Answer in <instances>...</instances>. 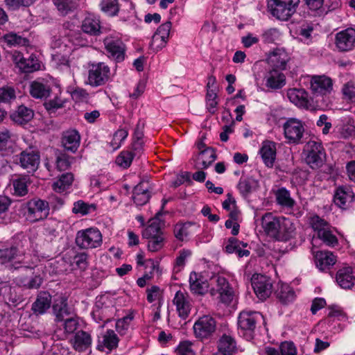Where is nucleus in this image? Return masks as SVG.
Instances as JSON below:
<instances>
[{"mask_svg": "<svg viewBox=\"0 0 355 355\" xmlns=\"http://www.w3.org/2000/svg\"><path fill=\"white\" fill-rule=\"evenodd\" d=\"M96 209V206L94 204H87L83 201L79 200L74 203L73 207V212L75 214H80L82 215H87Z\"/></svg>", "mask_w": 355, "mask_h": 355, "instance_id": "obj_57", "label": "nucleus"}, {"mask_svg": "<svg viewBox=\"0 0 355 355\" xmlns=\"http://www.w3.org/2000/svg\"><path fill=\"white\" fill-rule=\"evenodd\" d=\"M266 86L271 89H279L286 85V76L279 70L271 69L263 78Z\"/></svg>", "mask_w": 355, "mask_h": 355, "instance_id": "obj_28", "label": "nucleus"}, {"mask_svg": "<svg viewBox=\"0 0 355 355\" xmlns=\"http://www.w3.org/2000/svg\"><path fill=\"white\" fill-rule=\"evenodd\" d=\"M199 230V226L196 223L188 222L178 223L174 227V235L177 239L181 241H187L189 237Z\"/></svg>", "mask_w": 355, "mask_h": 355, "instance_id": "obj_29", "label": "nucleus"}, {"mask_svg": "<svg viewBox=\"0 0 355 355\" xmlns=\"http://www.w3.org/2000/svg\"><path fill=\"white\" fill-rule=\"evenodd\" d=\"M332 81L325 76H313L311 80V89L314 94L324 95L329 92Z\"/></svg>", "mask_w": 355, "mask_h": 355, "instance_id": "obj_30", "label": "nucleus"}, {"mask_svg": "<svg viewBox=\"0 0 355 355\" xmlns=\"http://www.w3.org/2000/svg\"><path fill=\"white\" fill-rule=\"evenodd\" d=\"M295 228L292 221L285 217L280 218V223L278 227V236L277 240H288L292 236Z\"/></svg>", "mask_w": 355, "mask_h": 355, "instance_id": "obj_40", "label": "nucleus"}, {"mask_svg": "<svg viewBox=\"0 0 355 355\" xmlns=\"http://www.w3.org/2000/svg\"><path fill=\"white\" fill-rule=\"evenodd\" d=\"M218 349L223 355H232L236 350L234 338L229 335H223L218 340Z\"/></svg>", "mask_w": 355, "mask_h": 355, "instance_id": "obj_38", "label": "nucleus"}, {"mask_svg": "<svg viewBox=\"0 0 355 355\" xmlns=\"http://www.w3.org/2000/svg\"><path fill=\"white\" fill-rule=\"evenodd\" d=\"M283 128L284 137L289 144L301 143L305 131L304 124L302 121L289 118L284 123Z\"/></svg>", "mask_w": 355, "mask_h": 355, "instance_id": "obj_12", "label": "nucleus"}, {"mask_svg": "<svg viewBox=\"0 0 355 355\" xmlns=\"http://www.w3.org/2000/svg\"><path fill=\"white\" fill-rule=\"evenodd\" d=\"M30 184L28 176H22L12 180L14 193L18 196H24L28 193V185Z\"/></svg>", "mask_w": 355, "mask_h": 355, "instance_id": "obj_47", "label": "nucleus"}, {"mask_svg": "<svg viewBox=\"0 0 355 355\" xmlns=\"http://www.w3.org/2000/svg\"><path fill=\"white\" fill-rule=\"evenodd\" d=\"M135 155V153L130 151H122L116 158V164L123 168H128Z\"/></svg>", "mask_w": 355, "mask_h": 355, "instance_id": "obj_55", "label": "nucleus"}, {"mask_svg": "<svg viewBox=\"0 0 355 355\" xmlns=\"http://www.w3.org/2000/svg\"><path fill=\"white\" fill-rule=\"evenodd\" d=\"M300 2V0H270L268 8L277 19L287 21L295 13Z\"/></svg>", "mask_w": 355, "mask_h": 355, "instance_id": "obj_5", "label": "nucleus"}, {"mask_svg": "<svg viewBox=\"0 0 355 355\" xmlns=\"http://www.w3.org/2000/svg\"><path fill=\"white\" fill-rule=\"evenodd\" d=\"M238 333L247 340L254 338L257 324L265 323L263 315L259 311L245 309L238 316Z\"/></svg>", "mask_w": 355, "mask_h": 355, "instance_id": "obj_1", "label": "nucleus"}, {"mask_svg": "<svg viewBox=\"0 0 355 355\" xmlns=\"http://www.w3.org/2000/svg\"><path fill=\"white\" fill-rule=\"evenodd\" d=\"M257 182L251 178H242L240 180L238 189L243 196H247L256 187Z\"/></svg>", "mask_w": 355, "mask_h": 355, "instance_id": "obj_54", "label": "nucleus"}, {"mask_svg": "<svg viewBox=\"0 0 355 355\" xmlns=\"http://www.w3.org/2000/svg\"><path fill=\"white\" fill-rule=\"evenodd\" d=\"M100 7L103 12L111 17L116 15L119 11L118 0H101Z\"/></svg>", "mask_w": 355, "mask_h": 355, "instance_id": "obj_52", "label": "nucleus"}, {"mask_svg": "<svg viewBox=\"0 0 355 355\" xmlns=\"http://www.w3.org/2000/svg\"><path fill=\"white\" fill-rule=\"evenodd\" d=\"M308 223L317 237L325 245L331 246L333 244L331 226L328 222L318 215H313L309 218Z\"/></svg>", "mask_w": 355, "mask_h": 355, "instance_id": "obj_9", "label": "nucleus"}, {"mask_svg": "<svg viewBox=\"0 0 355 355\" xmlns=\"http://www.w3.org/2000/svg\"><path fill=\"white\" fill-rule=\"evenodd\" d=\"M275 294L279 300L283 304H288L294 301L295 293L293 289L286 284H281Z\"/></svg>", "mask_w": 355, "mask_h": 355, "instance_id": "obj_42", "label": "nucleus"}, {"mask_svg": "<svg viewBox=\"0 0 355 355\" xmlns=\"http://www.w3.org/2000/svg\"><path fill=\"white\" fill-rule=\"evenodd\" d=\"M27 259L28 256L21 253L15 247L0 250V264L5 265L10 270L31 268L33 263Z\"/></svg>", "mask_w": 355, "mask_h": 355, "instance_id": "obj_3", "label": "nucleus"}, {"mask_svg": "<svg viewBox=\"0 0 355 355\" xmlns=\"http://www.w3.org/2000/svg\"><path fill=\"white\" fill-rule=\"evenodd\" d=\"M148 249L151 252H157L164 245V235L148 239Z\"/></svg>", "mask_w": 355, "mask_h": 355, "instance_id": "obj_61", "label": "nucleus"}, {"mask_svg": "<svg viewBox=\"0 0 355 355\" xmlns=\"http://www.w3.org/2000/svg\"><path fill=\"white\" fill-rule=\"evenodd\" d=\"M248 244L240 241L234 237H231L228 239L227 243L225 246V251L229 254L235 253L239 251L241 247H247Z\"/></svg>", "mask_w": 355, "mask_h": 355, "instance_id": "obj_60", "label": "nucleus"}, {"mask_svg": "<svg viewBox=\"0 0 355 355\" xmlns=\"http://www.w3.org/2000/svg\"><path fill=\"white\" fill-rule=\"evenodd\" d=\"M17 284L26 289H37L43 282L40 275H34L31 277H19L17 280Z\"/></svg>", "mask_w": 355, "mask_h": 355, "instance_id": "obj_48", "label": "nucleus"}, {"mask_svg": "<svg viewBox=\"0 0 355 355\" xmlns=\"http://www.w3.org/2000/svg\"><path fill=\"white\" fill-rule=\"evenodd\" d=\"M276 144L275 142L265 141L262 143L259 154L267 167H272L276 159Z\"/></svg>", "mask_w": 355, "mask_h": 355, "instance_id": "obj_27", "label": "nucleus"}, {"mask_svg": "<svg viewBox=\"0 0 355 355\" xmlns=\"http://www.w3.org/2000/svg\"><path fill=\"white\" fill-rule=\"evenodd\" d=\"M334 330L338 332L342 331L347 326L348 318L347 315L340 309L334 306Z\"/></svg>", "mask_w": 355, "mask_h": 355, "instance_id": "obj_51", "label": "nucleus"}, {"mask_svg": "<svg viewBox=\"0 0 355 355\" xmlns=\"http://www.w3.org/2000/svg\"><path fill=\"white\" fill-rule=\"evenodd\" d=\"M336 278L338 284L342 288L349 289L354 284L355 277L352 268L350 266H345L338 270Z\"/></svg>", "mask_w": 355, "mask_h": 355, "instance_id": "obj_34", "label": "nucleus"}, {"mask_svg": "<svg viewBox=\"0 0 355 355\" xmlns=\"http://www.w3.org/2000/svg\"><path fill=\"white\" fill-rule=\"evenodd\" d=\"M354 197V192L349 187H339L334 193V204L341 209H347L352 202Z\"/></svg>", "mask_w": 355, "mask_h": 355, "instance_id": "obj_22", "label": "nucleus"}, {"mask_svg": "<svg viewBox=\"0 0 355 355\" xmlns=\"http://www.w3.org/2000/svg\"><path fill=\"white\" fill-rule=\"evenodd\" d=\"M108 57L116 62H123L125 58L126 46L119 33L113 32L103 39Z\"/></svg>", "mask_w": 355, "mask_h": 355, "instance_id": "obj_4", "label": "nucleus"}, {"mask_svg": "<svg viewBox=\"0 0 355 355\" xmlns=\"http://www.w3.org/2000/svg\"><path fill=\"white\" fill-rule=\"evenodd\" d=\"M53 98L46 101L44 105L48 111L55 110L64 106V101L61 98L62 91L59 87L55 86L51 92Z\"/></svg>", "mask_w": 355, "mask_h": 355, "instance_id": "obj_45", "label": "nucleus"}, {"mask_svg": "<svg viewBox=\"0 0 355 355\" xmlns=\"http://www.w3.org/2000/svg\"><path fill=\"white\" fill-rule=\"evenodd\" d=\"M218 105L217 94L215 89H207L206 95V106L211 114H214Z\"/></svg>", "mask_w": 355, "mask_h": 355, "instance_id": "obj_56", "label": "nucleus"}, {"mask_svg": "<svg viewBox=\"0 0 355 355\" xmlns=\"http://www.w3.org/2000/svg\"><path fill=\"white\" fill-rule=\"evenodd\" d=\"M177 355H196L189 341L181 342L176 349Z\"/></svg>", "mask_w": 355, "mask_h": 355, "instance_id": "obj_64", "label": "nucleus"}, {"mask_svg": "<svg viewBox=\"0 0 355 355\" xmlns=\"http://www.w3.org/2000/svg\"><path fill=\"white\" fill-rule=\"evenodd\" d=\"M115 299L107 295L96 297V303L92 313L93 319L97 322H103L101 327L111 321L115 316L116 308Z\"/></svg>", "mask_w": 355, "mask_h": 355, "instance_id": "obj_2", "label": "nucleus"}, {"mask_svg": "<svg viewBox=\"0 0 355 355\" xmlns=\"http://www.w3.org/2000/svg\"><path fill=\"white\" fill-rule=\"evenodd\" d=\"M73 181V175L71 173H63L53 184V189L57 193H62L69 188Z\"/></svg>", "mask_w": 355, "mask_h": 355, "instance_id": "obj_46", "label": "nucleus"}, {"mask_svg": "<svg viewBox=\"0 0 355 355\" xmlns=\"http://www.w3.org/2000/svg\"><path fill=\"white\" fill-rule=\"evenodd\" d=\"M110 67L104 62L89 64L87 83L92 87L105 85L110 78Z\"/></svg>", "mask_w": 355, "mask_h": 355, "instance_id": "obj_11", "label": "nucleus"}, {"mask_svg": "<svg viewBox=\"0 0 355 355\" xmlns=\"http://www.w3.org/2000/svg\"><path fill=\"white\" fill-rule=\"evenodd\" d=\"M71 343L76 351L90 352L92 343L91 335L85 331H78L71 340Z\"/></svg>", "mask_w": 355, "mask_h": 355, "instance_id": "obj_23", "label": "nucleus"}, {"mask_svg": "<svg viewBox=\"0 0 355 355\" xmlns=\"http://www.w3.org/2000/svg\"><path fill=\"white\" fill-rule=\"evenodd\" d=\"M216 329V321L209 315H205L198 318L193 326L196 338L204 340L211 338Z\"/></svg>", "mask_w": 355, "mask_h": 355, "instance_id": "obj_10", "label": "nucleus"}, {"mask_svg": "<svg viewBox=\"0 0 355 355\" xmlns=\"http://www.w3.org/2000/svg\"><path fill=\"white\" fill-rule=\"evenodd\" d=\"M2 41L9 47L28 46L29 41L27 38L14 32L8 33L2 37Z\"/></svg>", "mask_w": 355, "mask_h": 355, "instance_id": "obj_43", "label": "nucleus"}, {"mask_svg": "<svg viewBox=\"0 0 355 355\" xmlns=\"http://www.w3.org/2000/svg\"><path fill=\"white\" fill-rule=\"evenodd\" d=\"M280 218L274 216L272 213H266L261 217V226L265 233L269 236L275 239L278 236V227Z\"/></svg>", "mask_w": 355, "mask_h": 355, "instance_id": "obj_25", "label": "nucleus"}, {"mask_svg": "<svg viewBox=\"0 0 355 355\" xmlns=\"http://www.w3.org/2000/svg\"><path fill=\"white\" fill-rule=\"evenodd\" d=\"M251 283L254 291L259 300H265L271 295L272 284L268 277L261 274H254L252 277Z\"/></svg>", "mask_w": 355, "mask_h": 355, "instance_id": "obj_13", "label": "nucleus"}, {"mask_svg": "<svg viewBox=\"0 0 355 355\" xmlns=\"http://www.w3.org/2000/svg\"><path fill=\"white\" fill-rule=\"evenodd\" d=\"M80 136L76 130H68L63 133L62 143L64 148L73 153L80 146Z\"/></svg>", "mask_w": 355, "mask_h": 355, "instance_id": "obj_35", "label": "nucleus"}, {"mask_svg": "<svg viewBox=\"0 0 355 355\" xmlns=\"http://www.w3.org/2000/svg\"><path fill=\"white\" fill-rule=\"evenodd\" d=\"M332 253L326 251L318 252L315 254L317 268L324 272H329L331 275V268L333 266Z\"/></svg>", "mask_w": 355, "mask_h": 355, "instance_id": "obj_37", "label": "nucleus"}, {"mask_svg": "<svg viewBox=\"0 0 355 355\" xmlns=\"http://www.w3.org/2000/svg\"><path fill=\"white\" fill-rule=\"evenodd\" d=\"M192 252L189 249H182L175 259V267L180 270L185 266L187 260L191 256Z\"/></svg>", "mask_w": 355, "mask_h": 355, "instance_id": "obj_63", "label": "nucleus"}, {"mask_svg": "<svg viewBox=\"0 0 355 355\" xmlns=\"http://www.w3.org/2000/svg\"><path fill=\"white\" fill-rule=\"evenodd\" d=\"M336 44L340 51L352 50L355 45V29L349 28L336 34Z\"/></svg>", "mask_w": 355, "mask_h": 355, "instance_id": "obj_16", "label": "nucleus"}, {"mask_svg": "<svg viewBox=\"0 0 355 355\" xmlns=\"http://www.w3.org/2000/svg\"><path fill=\"white\" fill-rule=\"evenodd\" d=\"M289 59L290 58L284 49H276L270 53L268 62L271 69L282 71L286 69Z\"/></svg>", "mask_w": 355, "mask_h": 355, "instance_id": "obj_19", "label": "nucleus"}, {"mask_svg": "<svg viewBox=\"0 0 355 355\" xmlns=\"http://www.w3.org/2000/svg\"><path fill=\"white\" fill-rule=\"evenodd\" d=\"M128 132L125 129H119L114 132L112 141H110V146L113 150H116L120 148L122 142L127 138Z\"/></svg>", "mask_w": 355, "mask_h": 355, "instance_id": "obj_58", "label": "nucleus"}, {"mask_svg": "<svg viewBox=\"0 0 355 355\" xmlns=\"http://www.w3.org/2000/svg\"><path fill=\"white\" fill-rule=\"evenodd\" d=\"M33 111L31 109L24 105H20L11 115V118L15 123L22 125L30 121L33 119Z\"/></svg>", "mask_w": 355, "mask_h": 355, "instance_id": "obj_41", "label": "nucleus"}, {"mask_svg": "<svg viewBox=\"0 0 355 355\" xmlns=\"http://www.w3.org/2000/svg\"><path fill=\"white\" fill-rule=\"evenodd\" d=\"M53 313L57 322H62L65 317L69 316L71 309L67 304V297L63 295H58L53 301L52 306Z\"/></svg>", "mask_w": 355, "mask_h": 355, "instance_id": "obj_20", "label": "nucleus"}, {"mask_svg": "<svg viewBox=\"0 0 355 355\" xmlns=\"http://www.w3.org/2000/svg\"><path fill=\"white\" fill-rule=\"evenodd\" d=\"M71 159L73 157H70L64 153L59 154L56 157L57 168L60 171L67 170L71 166Z\"/></svg>", "mask_w": 355, "mask_h": 355, "instance_id": "obj_62", "label": "nucleus"}, {"mask_svg": "<svg viewBox=\"0 0 355 355\" xmlns=\"http://www.w3.org/2000/svg\"><path fill=\"white\" fill-rule=\"evenodd\" d=\"M53 3L62 15L73 11L78 6V0H53Z\"/></svg>", "mask_w": 355, "mask_h": 355, "instance_id": "obj_50", "label": "nucleus"}, {"mask_svg": "<svg viewBox=\"0 0 355 355\" xmlns=\"http://www.w3.org/2000/svg\"><path fill=\"white\" fill-rule=\"evenodd\" d=\"M214 279H216V290L218 294V299L220 302L226 305L230 304L234 297L233 288L224 277L217 276Z\"/></svg>", "mask_w": 355, "mask_h": 355, "instance_id": "obj_15", "label": "nucleus"}, {"mask_svg": "<svg viewBox=\"0 0 355 355\" xmlns=\"http://www.w3.org/2000/svg\"><path fill=\"white\" fill-rule=\"evenodd\" d=\"M119 341V339L114 331L108 329L99 338L97 348L101 351L104 348L112 350L117 347Z\"/></svg>", "mask_w": 355, "mask_h": 355, "instance_id": "obj_36", "label": "nucleus"}, {"mask_svg": "<svg viewBox=\"0 0 355 355\" xmlns=\"http://www.w3.org/2000/svg\"><path fill=\"white\" fill-rule=\"evenodd\" d=\"M103 236L97 228L90 227L79 230L76 236V244L80 249L89 250L99 248Z\"/></svg>", "mask_w": 355, "mask_h": 355, "instance_id": "obj_7", "label": "nucleus"}, {"mask_svg": "<svg viewBox=\"0 0 355 355\" xmlns=\"http://www.w3.org/2000/svg\"><path fill=\"white\" fill-rule=\"evenodd\" d=\"M133 318V315L132 314H129L116 321L115 328L119 335L124 336L128 334L130 323Z\"/></svg>", "mask_w": 355, "mask_h": 355, "instance_id": "obj_53", "label": "nucleus"}, {"mask_svg": "<svg viewBox=\"0 0 355 355\" xmlns=\"http://www.w3.org/2000/svg\"><path fill=\"white\" fill-rule=\"evenodd\" d=\"M81 30L83 33L92 36L99 35L101 33L99 17L89 14L82 21Z\"/></svg>", "mask_w": 355, "mask_h": 355, "instance_id": "obj_31", "label": "nucleus"}, {"mask_svg": "<svg viewBox=\"0 0 355 355\" xmlns=\"http://www.w3.org/2000/svg\"><path fill=\"white\" fill-rule=\"evenodd\" d=\"M289 101L296 106L306 110L311 109L312 105L308 93L302 89H291L287 92Z\"/></svg>", "mask_w": 355, "mask_h": 355, "instance_id": "obj_21", "label": "nucleus"}, {"mask_svg": "<svg viewBox=\"0 0 355 355\" xmlns=\"http://www.w3.org/2000/svg\"><path fill=\"white\" fill-rule=\"evenodd\" d=\"M276 201L282 207L292 209L295 201L291 198L290 191L284 187L279 188L275 192Z\"/></svg>", "mask_w": 355, "mask_h": 355, "instance_id": "obj_44", "label": "nucleus"}, {"mask_svg": "<svg viewBox=\"0 0 355 355\" xmlns=\"http://www.w3.org/2000/svg\"><path fill=\"white\" fill-rule=\"evenodd\" d=\"M15 98V90L12 87L4 86L0 87V103H9Z\"/></svg>", "mask_w": 355, "mask_h": 355, "instance_id": "obj_59", "label": "nucleus"}, {"mask_svg": "<svg viewBox=\"0 0 355 355\" xmlns=\"http://www.w3.org/2000/svg\"><path fill=\"white\" fill-rule=\"evenodd\" d=\"M149 184L147 181L140 182L133 190L132 200L137 206H142L150 199Z\"/></svg>", "mask_w": 355, "mask_h": 355, "instance_id": "obj_32", "label": "nucleus"}, {"mask_svg": "<svg viewBox=\"0 0 355 355\" xmlns=\"http://www.w3.org/2000/svg\"><path fill=\"white\" fill-rule=\"evenodd\" d=\"M216 159V155L213 148L204 149L199 152L196 166L200 168H207Z\"/></svg>", "mask_w": 355, "mask_h": 355, "instance_id": "obj_39", "label": "nucleus"}, {"mask_svg": "<svg viewBox=\"0 0 355 355\" xmlns=\"http://www.w3.org/2000/svg\"><path fill=\"white\" fill-rule=\"evenodd\" d=\"M189 288L193 294L202 295L208 291L209 284L201 274L192 272L189 276Z\"/></svg>", "mask_w": 355, "mask_h": 355, "instance_id": "obj_26", "label": "nucleus"}, {"mask_svg": "<svg viewBox=\"0 0 355 355\" xmlns=\"http://www.w3.org/2000/svg\"><path fill=\"white\" fill-rule=\"evenodd\" d=\"M49 205L46 200L39 198L30 200L24 208L26 220L34 223L46 218L49 214Z\"/></svg>", "mask_w": 355, "mask_h": 355, "instance_id": "obj_6", "label": "nucleus"}, {"mask_svg": "<svg viewBox=\"0 0 355 355\" xmlns=\"http://www.w3.org/2000/svg\"><path fill=\"white\" fill-rule=\"evenodd\" d=\"M52 302L51 294L46 291L38 293L35 301L32 304V310L36 314H44L50 308Z\"/></svg>", "mask_w": 355, "mask_h": 355, "instance_id": "obj_33", "label": "nucleus"}, {"mask_svg": "<svg viewBox=\"0 0 355 355\" xmlns=\"http://www.w3.org/2000/svg\"><path fill=\"white\" fill-rule=\"evenodd\" d=\"M20 166L28 173L35 171L40 164V155L31 150H26L19 155Z\"/></svg>", "mask_w": 355, "mask_h": 355, "instance_id": "obj_18", "label": "nucleus"}, {"mask_svg": "<svg viewBox=\"0 0 355 355\" xmlns=\"http://www.w3.org/2000/svg\"><path fill=\"white\" fill-rule=\"evenodd\" d=\"M306 163L313 169L322 166L326 161V153L322 144L310 140L305 146Z\"/></svg>", "mask_w": 355, "mask_h": 355, "instance_id": "obj_8", "label": "nucleus"}, {"mask_svg": "<svg viewBox=\"0 0 355 355\" xmlns=\"http://www.w3.org/2000/svg\"><path fill=\"white\" fill-rule=\"evenodd\" d=\"M149 223V225L142 232L143 238L148 239L163 235L160 223L157 219H152Z\"/></svg>", "mask_w": 355, "mask_h": 355, "instance_id": "obj_49", "label": "nucleus"}, {"mask_svg": "<svg viewBox=\"0 0 355 355\" xmlns=\"http://www.w3.org/2000/svg\"><path fill=\"white\" fill-rule=\"evenodd\" d=\"M53 89L48 81L37 80L31 83L30 94L35 98H47Z\"/></svg>", "mask_w": 355, "mask_h": 355, "instance_id": "obj_24", "label": "nucleus"}, {"mask_svg": "<svg viewBox=\"0 0 355 355\" xmlns=\"http://www.w3.org/2000/svg\"><path fill=\"white\" fill-rule=\"evenodd\" d=\"M12 60L15 66L24 73H32L41 68L40 62L33 54L25 58L21 52L15 51L12 54Z\"/></svg>", "mask_w": 355, "mask_h": 355, "instance_id": "obj_14", "label": "nucleus"}, {"mask_svg": "<svg viewBox=\"0 0 355 355\" xmlns=\"http://www.w3.org/2000/svg\"><path fill=\"white\" fill-rule=\"evenodd\" d=\"M173 302L176 307L178 315L183 319H186L191 310V303L189 294L181 291H177Z\"/></svg>", "mask_w": 355, "mask_h": 355, "instance_id": "obj_17", "label": "nucleus"}]
</instances>
